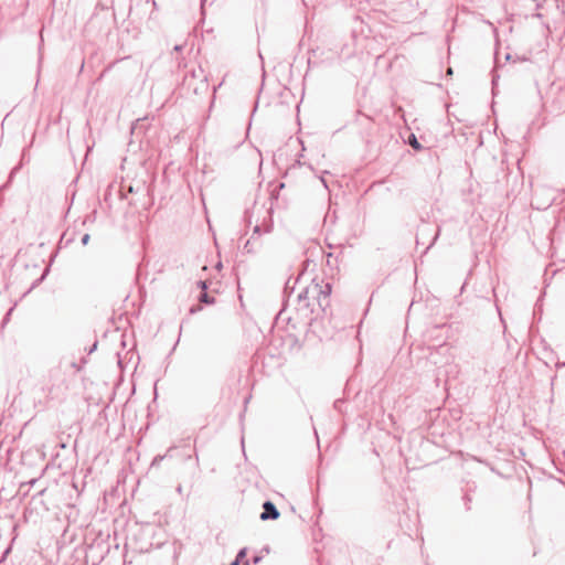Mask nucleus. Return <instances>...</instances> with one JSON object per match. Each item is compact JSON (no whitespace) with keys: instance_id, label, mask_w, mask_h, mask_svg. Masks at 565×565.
<instances>
[{"instance_id":"nucleus-5","label":"nucleus","mask_w":565,"mask_h":565,"mask_svg":"<svg viewBox=\"0 0 565 565\" xmlns=\"http://www.w3.org/2000/svg\"><path fill=\"white\" fill-rule=\"evenodd\" d=\"M232 565H238V561L236 559Z\"/></svg>"},{"instance_id":"nucleus-2","label":"nucleus","mask_w":565,"mask_h":565,"mask_svg":"<svg viewBox=\"0 0 565 565\" xmlns=\"http://www.w3.org/2000/svg\"><path fill=\"white\" fill-rule=\"evenodd\" d=\"M199 287L202 289V292H201V296H200V301L201 302H204L206 305H212L215 302V299L213 297H210L206 292H205V289H206V282L205 281H200L199 282Z\"/></svg>"},{"instance_id":"nucleus-4","label":"nucleus","mask_w":565,"mask_h":565,"mask_svg":"<svg viewBox=\"0 0 565 565\" xmlns=\"http://www.w3.org/2000/svg\"><path fill=\"white\" fill-rule=\"evenodd\" d=\"M128 191H129L130 193H131V192H134V189H132V186H131V185L128 188Z\"/></svg>"},{"instance_id":"nucleus-1","label":"nucleus","mask_w":565,"mask_h":565,"mask_svg":"<svg viewBox=\"0 0 565 565\" xmlns=\"http://www.w3.org/2000/svg\"><path fill=\"white\" fill-rule=\"evenodd\" d=\"M264 512L260 514L262 520H277L279 518V512L276 509V507L271 502H265L264 505Z\"/></svg>"},{"instance_id":"nucleus-3","label":"nucleus","mask_w":565,"mask_h":565,"mask_svg":"<svg viewBox=\"0 0 565 565\" xmlns=\"http://www.w3.org/2000/svg\"><path fill=\"white\" fill-rule=\"evenodd\" d=\"M409 145L415 149V150H420L422 149V146L420 143L418 142L417 138L412 135L409 137Z\"/></svg>"}]
</instances>
